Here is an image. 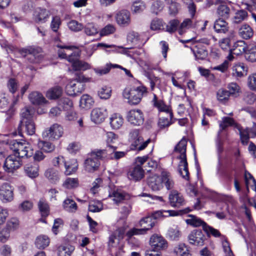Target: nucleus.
Returning <instances> with one entry per match:
<instances>
[{
	"instance_id": "393cba45",
	"label": "nucleus",
	"mask_w": 256,
	"mask_h": 256,
	"mask_svg": "<svg viewBox=\"0 0 256 256\" xmlns=\"http://www.w3.org/2000/svg\"><path fill=\"white\" fill-rule=\"evenodd\" d=\"M148 184L153 191L160 190L163 188L160 176L153 175L148 178Z\"/></svg>"
},
{
	"instance_id": "79ce46f5",
	"label": "nucleus",
	"mask_w": 256,
	"mask_h": 256,
	"mask_svg": "<svg viewBox=\"0 0 256 256\" xmlns=\"http://www.w3.org/2000/svg\"><path fill=\"white\" fill-rule=\"evenodd\" d=\"M62 206L65 210L70 212H74L78 208L76 202L73 200L69 198L64 201Z\"/></svg>"
},
{
	"instance_id": "5fc2aeb1",
	"label": "nucleus",
	"mask_w": 256,
	"mask_h": 256,
	"mask_svg": "<svg viewBox=\"0 0 256 256\" xmlns=\"http://www.w3.org/2000/svg\"><path fill=\"white\" fill-rule=\"evenodd\" d=\"M103 209V204L99 200L91 201L89 203L88 210L92 212H98Z\"/></svg>"
},
{
	"instance_id": "9b49d317",
	"label": "nucleus",
	"mask_w": 256,
	"mask_h": 256,
	"mask_svg": "<svg viewBox=\"0 0 256 256\" xmlns=\"http://www.w3.org/2000/svg\"><path fill=\"white\" fill-rule=\"evenodd\" d=\"M22 164L20 158L16 154H10L5 160L4 168L8 172H12L14 170L18 168Z\"/></svg>"
},
{
	"instance_id": "412c9836",
	"label": "nucleus",
	"mask_w": 256,
	"mask_h": 256,
	"mask_svg": "<svg viewBox=\"0 0 256 256\" xmlns=\"http://www.w3.org/2000/svg\"><path fill=\"white\" fill-rule=\"evenodd\" d=\"M35 124L33 120L26 121V122H20L18 128L20 135H21L24 132H26L28 135H32L35 133Z\"/></svg>"
},
{
	"instance_id": "c03bdc74",
	"label": "nucleus",
	"mask_w": 256,
	"mask_h": 256,
	"mask_svg": "<svg viewBox=\"0 0 256 256\" xmlns=\"http://www.w3.org/2000/svg\"><path fill=\"white\" fill-rule=\"evenodd\" d=\"M227 88L230 96L234 98L238 97L241 92L240 86L236 82H232L228 84Z\"/></svg>"
},
{
	"instance_id": "de8ad7c7",
	"label": "nucleus",
	"mask_w": 256,
	"mask_h": 256,
	"mask_svg": "<svg viewBox=\"0 0 256 256\" xmlns=\"http://www.w3.org/2000/svg\"><path fill=\"white\" fill-rule=\"evenodd\" d=\"M44 175L52 183H56L59 180L58 172L52 168L47 170L44 173Z\"/></svg>"
},
{
	"instance_id": "20e7f679",
	"label": "nucleus",
	"mask_w": 256,
	"mask_h": 256,
	"mask_svg": "<svg viewBox=\"0 0 256 256\" xmlns=\"http://www.w3.org/2000/svg\"><path fill=\"white\" fill-rule=\"evenodd\" d=\"M105 156L106 152L102 150H95L92 151L84 160V170L88 172H94L98 170L100 165L99 160L104 158Z\"/></svg>"
},
{
	"instance_id": "052dcab7",
	"label": "nucleus",
	"mask_w": 256,
	"mask_h": 256,
	"mask_svg": "<svg viewBox=\"0 0 256 256\" xmlns=\"http://www.w3.org/2000/svg\"><path fill=\"white\" fill-rule=\"evenodd\" d=\"M190 218L186 220V222L188 224L191 225L194 227H198L203 226L206 224L204 222L201 220L200 218L192 216L190 215Z\"/></svg>"
},
{
	"instance_id": "ddd939ff",
	"label": "nucleus",
	"mask_w": 256,
	"mask_h": 256,
	"mask_svg": "<svg viewBox=\"0 0 256 256\" xmlns=\"http://www.w3.org/2000/svg\"><path fill=\"white\" fill-rule=\"evenodd\" d=\"M14 199V189L10 184L4 182L0 186V200L4 203L12 202Z\"/></svg>"
},
{
	"instance_id": "603ef678",
	"label": "nucleus",
	"mask_w": 256,
	"mask_h": 256,
	"mask_svg": "<svg viewBox=\"0 0 256 256\" xmlns=\"http://www.w3.org/2000/svg\"><path fill=\"white\" fill-rule=\"evenodd\" d=\"M174 252L179 256H188L189 250L184 244H180L174 248Z\"/></svg>"
},
{
	"instance_id": "680f3d73",
	"label": "nucleus",
	"mask_w": 256,
	"mask_h": 256,
	"mask_svg": "<svg viewBox=\"0 0 256 256\" xmlns=\"http://www.w3.org/2000/svg\"><path fill=\"white\" fill-rule=\"evenodd\" d=\"M99 46H102L104 48H112V45H108L104 43H98L97 44H92L89 46L86 49V52L89 56H90L96 50L97 48Z\"/></svg>"
},
{
	"instance_id": "aec40b11",
	"label": "nucleus",
	"mask_w": 256,
	"mask_h": 256,
	"mask_svg": "<svg viewBox=\"0 0 256 256\" xmlns=\"http://www.w3.org/2000/svg\"><path fill=\"white\" fill-rule=\"evenodd\" d=\"M239 132L242 142L243 144L246 145L250 136L253 138L256 136V124L254 123L252 128H246L244 130L239 128Z\"/></svg>"
},
{
	"instance_id": "e433bc0d",
	"label": "nucleus",
	"mask_w": 256,
	"mask_h": 256,
	"mask_svg": "<svg viewBox=\"0 0 256 256\" xmlns=\"http://www.w3.org/2000/svg\"><path fill=\"white\" fill-rule=\"evenodd\" d=\"M238 34L242 38L248 40L252 36L254 32L250 26L245 24L240 28Z\"/></svg>"
},
{
	"instance_id": "a19ab883",
	"label": "nucleus",
	"mask_w": 256,
	"mask_h": 256,
	"mask_svg": "<svg viewBox=\"0 0 256 256\" xmlns=\"http://www.w3.org/2000/svg\"><path fill=\"white\" fill-rule=\"evenodd\" d=\"M34 110L30 108L26 107L22 110L21 120L20 122H26V121L32 120Z\"/></svg>"
},
{
	"instance_id": "58836bf2",
	"label": "nucleus",
	"mask_w": 256,
	"mask_h": 256,
	"mask_svg": "<svg viewBox=\"0 0 256 256\" xmlns=\"http://www.w3.org/2000/svg\"><path fill=\"white\" fill-rule=\"evenodd\" d=\"M74 247L70 244L60 246L58 248V256H71Z\"/></svg>"
},
{
	"instance_id": "c9c22d12",
	"label": "nucleus",
	"mask_w": 256,
	"mask_h": 256,
	"mask_svg": "<svg viewBox=\"0 0 256 256\" xmlns=\"http://www.w3.org/2000/svg\"><path fill=\"white\" fill-rule=\"evenodd\" d=\"M93 98L88 94H83L80 100V106L84 109H90L94 104Z\"/></svg>"
},
{
	"instance_id": "69168bd1",
	"label": "nucleus",
	"mask_w": 256,
	"mask_h": 256,
	"mask_svg": "<svg viewBox=\"0 0 256 256\" xmlns=\"http://www.w3.org/2000/svg\"><path fill=\"white\" fill-rule=\"evenodd\" d=\"M78 182L76 178H68L66 180L63 186L66 188H72L78 186Z\"/></svg>"
},
{
	"instance_id": "423d86ee",
	"label": "nucleus",
	"mask_w": 256,
	"mask_h": 256,
	"mask_svg": "<svg viewBox=\"0 0 256 256\" xmlns=\"http://www.w3.org/2000/svg\"><path fill=\"white\" fill-rule=\"evenodd\" d=\"M10 148L14 152L18 158L31 156L33 154L32 149L30 144L26 142H18L16 140H12L9 144Z\"/></svg>"
},
{
	"instance_id": "8fccbe9b",
	"label": "nucleus",
	"mask_w": 256,
	"mask_h": 256,
	"mask_svg": "<svg viewBox=\"0 0 256 256\" xmlns=\"http://www.w3.org/2000/svg\"><path fill=\"white\" fill-rule=\"evenodd\" d=\"M83 28L84 33L88 36H94L98 33V30L94 23H88Z\"/></svg>"
},
{
	"instance_id": "f3484780",
	"label": "nucleus",
	"mask_w": 256,
	"mask_h": 256,
	"mask_svg": "<svg viewBox=\"0 0 256 256\" xmlns=\"http://www.w3.org/2000/svg\"><path fill=\"white\" fill-rule=\"evenodd\" d=\"M115 18L117 24L120 26H128L130 22V12L127 10H122L116 13Z\"/></svg>"
},
{
	"instance_id": "c756f323",
	"label": "nucleus",
	"mask_w": 256,
	"mask_h": 256,
	"mask_svg": "<svg viewBox=\"0 0 256 256\" xmlns=\"http://www.w3.org/2000/svg\"><path fill=\"white\" fill-rule=\"evenodd\" d=\"M245 58L247 60L251 62L256 61V44L254 42L248 44L245 52Z\"/></svg>"
},
{
	"instance_id": "39448f33",
	"label": "nucleus",
	"mask_w": 256,
	"mask_h": 256,
	"mask_svg": "<svg viewBox=\"0 0 256 256\" xmlns=\"http://www.w3.org/2000/svg\"><path fill=\"white\" fill-rule=\"evenodd\" d=\"M146 92V88L140 85L132 88H126L123 91L122 95L124 98L128 100L130 104L136 105L140 102L142 96Z\"/></svg>"
},
{
	"instance_id": "6ab92c4d",
	"label": "nucleus",
	"mask_w": 256,
	"mask_h": 256,
	"mask_svg": "<svg viewBox=\"0 0 256 256\" xmlns=\"http://www.w3.org/2000/svg\"><path fill=\"white\" fill-rule=\"evenodd\" d=\"M170 204L173 207L179 208L185 204L183 196L177 190H172L168 196Z\"/></svg>"
},
{
	"instance_id": "b1692460",
	"label": "nucleus",
	"mask_w": 256,
	"mask_h": 256,
	"mask_svg": "<svg viewBox=\"0 0 256 256\" xmlns=\"http://www.w3.org/2000/svg\"><path fill=\"white\" fill-rule=\"evenodd\" d=\"M162 184L168 190L174 188V182L171 174L167 171H162L160 174Z\"/></svg>"
},
{
	"instance_id": "bb28decb",
	"label": "nucleus",
	"mask_w": 256,
	"mask_h": 256,
	"mask_svg": "<svg viewBox=\"0 0 256 256\" xmlns=\"http://www.w3.org/2000/svg\"><path fill=\"white\" fill-rule=\"evenodd\" d=\"M144 176V170L142 166L137 164L128 172V177L130 180H139Z\"/></svg>"
},
{
	"instance_id": "bf43d9fd",
	"label": "nucleus",
	"mask_w": 256,
	"mask_h": 256,
	"mask_svg": "<svg viewBox=\"0 0 256 256\" xmlns=\"http://www.w3.org/2000/svg\"><path fill=\"white\" fill-rule=\"evenodd\" d=\"M230 96V93L226 90L220 88L217 92V99L221 102H228Z\"/></svg>"
},
{
	"instance_id": "5701e85b",
	"label": "nucleus",
	"mask_w": 256,
	"mask_h": 256,
	"mask_svg": "<svg viewBox=\"0 0 256 256\" xmlns=\"http://www.w3.org/2000/svg\"><path fill=\"white\" fill-rule=\"evenodd\" d=\"M154 106L160 112H165L168 115V116L170 118H172L173 114L170 108V107L166 106L163 100H158L156 96L154 94V98L152 100Z\"/></svg>"
},
{
	"instance_id": "cd10ccee",
	"label": "nucleus",
	"mask_w": 256,
	"mask_h": 256,
	"mask_svg": "<svg viewBox=\"0 0 256 256\" xmlns=\"http://www.w3.org/2000/svg\"><path fill=\"white\" fill-rule=\"evenodd\" d=\"M30 102L35 105H40L48 103V101L42 94L38 92H32L28 96Z\"/></svg>"
},
{
	"instance_id": "7c9ffc66",
	"label": "nucleus",
	"mask_w": 256,
	"mask_h": 256,
	"mask_svg": "<svg viewBox=\"0 0 256 256\" xmlns=\"http://www.w3.org/2000/svg\"><path fill=\"white\" fill-rule=\"evenodd\" d=\"M190 50L197 60H204L208 56L207 50L200 44L194 47L190 46Z\"/></svg>"
},
{
	"instance_id": "f257e3e1",
	"label": "nucleus",
	"mask_w": 256,
	"mask_h": 256,
	"mask_svg": "<svg viewBox=\"0 0 256 256\" xmlns=\"http://www.w3.org/2000/svg\"><path fill=\"white\" fill-rule=\"evenodd\" d=\"M178 212L173 210H158L154 212L152 216H149L142 218L139 222V226L142 228H132L130 229L126 233V236L130 241L134 236L142 235L146 233L147 231L153 228L156 224V220L160 217L168 216H176Z\"/></svg>"
},
{
	"instance_id": "a18cd8bd",
	"label": "nucleus",
	"mask_w": 256,
	"mask_h": 256,
	"mask_svg": "<svg viewBox=\"0 0 256 256\" xmlns=\"http://www.w3.org/2000/svg\"><path fill=\"white\" fill-rule=\"evenodd\" d=\"M50 242V238L44 235L40 236L36 240V245L38 248H44L49 245Z\"/></svg>"
},
{
	"instance_id": "473e14b6",
	"label": "nucleus",
	"mask_w": 256,
	"mask_h": 256,
	"mask_svg": "<svg viewBox=\"0 0 256 256\" xmlns=\"http://www.w3.org/2000/svg\"><path fill=\"white\" fill-rule=\"evenodd\" d=\"M26 175L30 178H35L38 176V166L35 164H29L24 167Z\"/></svg>"
},
{
	"instance_id": "9d476101",
	"label": "nucleus",
	"mask_w": 256,
	"mask_h": 256,
	"mask_svg": "<svg viewBox=\"0 0 256 256\" xmlns=\"http://www.w3.org/2000/svg\"><path fill=\"white\" fill-rule=\"evenodd\" d=\"M128 122L136 126L142 124L144 122V115L140 110L132 109L129 110L126 116Z\"/></svg>"
},
{
	"instance_id": "e2e57ef3",
	"label": "nucleus",
	"mask_w": 256,
	"mask_h": 256,
	"mask_svg": "<svg viewBox=\"0 0 256 256\" xmlns=\"http://www.w3.org/2000/svg\"><path fill=\"white\" fill-rule=\"evenodd\" d=\"M68 26L72 31L78 32L83 29L84 26L76 20H72L68 23Z\"/></svg>"
},
{
	"instance_id": "09e8293b",
	"label": "nucleus",
	"mask_w": 256,
	"mask_h": 256,
	"mask_svg": "<svg viewBox=\"0 0 256 256\" xmlns=\"http://www.w3.org/2000/svg\"><path fill=\"white\" fill-rule=\"evenodd\" d=\"M146 8V4L143 1L137 0L132 2L131 10L133 13L138 14L142 12Z\"/></svg>"
},
{
	"instance_id": "774afa93",
	"label": "nucleus",
	"mask_w": 256,
	"mask_h": 256,
	"mask_svg": "<svg viewBox=\"0 0 256 256\" xmlns=\"http://www.w3.org/2000/svg\"><path fill=\"white\" fill-rule=\"evenodd\" d=\"M168 234L171 240H176L180 236V232L177 226H174L168 230Z\"/></svg>"
},
{
	"instance_id": "1a4fd4ad",
	"label": "nucleus",
	"mask_w": 256,
	"mask_h": 256,
	"mask_svg": "<svg viewBox=\"0 0 256 256\" xmlns=\"http://www.w3.org/2000/svg\"><path fill=\"white\" fill-rule=\"evenodd\" d=\"M80 56V52L75 51L68 55V60L72 63L73 70L76 71L86 70L90 68V65L85 62L78 60Z\"/></svg>"
},
{
	"instance_id": "72a5a7b5",
	"label": "nucleus",
	"mask_w": 256,
	"mask_h": 256,
	"mask_svg": "<svg viewBox=\"0 0 256 256\" xmlns=\"http://www.w3.org/2000/svg\"><path fill=\"white\" fill-rule=\"evenodd\" d=\"M214 28L218 33L225 34L228 30V24L222 18H218L215 22Z\"/></svg>"
},
{
	"instance_id": "4be33fe9",
	"label": "nucleus",
	"mask_w": 256,
	"mask_h": 256,
	"mask_svg": "<svg viewBox=\"0 0 256 256\" xmlns=\"http://www.w3.org/2000/svg\"><path fill=\"white\" fill-rule=\"evenodd\" d=\"M116 146H109L108 149L102 150V151H104L106 156H104V158H110L111 160H118L122 158H124L126 153L124 152H118L116 151Z\"/></svg>"
},
{
	"instance_id": "4d7b16f0",
	"label": "nucleus",
	"mask_w": 256,
	"mask_h": 256,
	"mask_svg": "<svg viewBox=\"0 0 256 256\" xmlns=\"http://www.w3.org/2000/svg\"><path fill=\"white\" fill-rule=\"evenodd\" d=\"M98 95L101 99H108L112 95V89L110 88L104 86L100 88Z\"/></svg>"
},
{
	"instance_id": "4c0bfd02",
	"label": "nucleus",
	"mask_w": 256,
	"mask_h": 256,
	"mask_svg": "<svg viewBox=\"0 0 256 256\" xmlns=\"http://www.w3.org/2000/svg\"><path fill=\"white\" fill-rule=\"evenodd\" d=\"M247 68L242 63L236 64L232 67V74L234 76L240 78L246 74Z\"/></svg>"
},
{
	"instance_id": "a878e982",
	"label": "nucleus",
	"mask_w": 256,
	"mask_h": 256,
	"mask_svg": "<svg viewBox=\"0 0 256 256\" xmlns=\"http://www.w3.org/2000/svg\"><path fill=\"white\" fill-rule=\"evenodd\" d=\"M109 196L112 198L114 202L117 204L130 198L128 194L121 190H114L109 194Z\"/></svg>"
},
{
	"instance_id": "ea45409f",
	"label": "nucleus",
	"mask_w": 256,
	"mask_h": 256,
	"mask_svg": "<svg viewBox=\"0 0 256 256\" xmlns=\"http://www.w3.org/2000/svg\"><path fill=\"white\" fill-rule=\"evenodd\" d=\"M64 168H66L65 174L66 175H70L75 172L78 166V164L76 159L73 158L64 163Z\"/></svg>"
},
{
	"instance_id": "a211bd4d",
	"label": "nucleus",
	"mask_w": 256,
	"mask_h": 256,
	"mask_svg": "<svg viewBox=\"0 0 256 256\" xmlns=\"http://www.w3.org/2000/svg\"><path fill=\"white\" fill-rule=\"evenodd\" d=\"M50 16V12L46 9L37 8L34 14V20L38 24L46 22Z\"/></svg>"
},
{
	"instance_id": "f03ea898",
	"label": "nucleus",
	"mask_w": 256,
	"mask_h": 256,
	"mask_svg": "<svg viewBox=\"0 0 256 256\" xmlns=\"http://www.w3.org/2000/svg\"><path fill=\"white\" fill-rule=\"evenodd\" d=\"M187 140L182 138L175 146L174 150V158L179 160L178 170L182 178L186 180H189V172L188 163L186 158Z\"/></svg>"
},
{
	"instance_id": "f8f14e48",
	"label": "nucleus",
	"mask_w": 256,
	"mask_h": 256,
	"mask_svg": "<svg viewBox=\"0 0 256 256\" xmlns=\"http://www.w3.org/2000/svg\"><path fill=\"white\" fill-rule=\"evenodd\" d=\"M152 249L155 252L165 250L168 247L166 240L161 236L157 234L152 235L150 240Z\"/></svg>"
},
{
	"instance_id": "3c124183",
	"label": "nucleus",
	"mask_w": 256,
	"mask_h": 256,
	"mask_svg": "<svg viewBox=\"0 0 256 256\" xmlns=\"http://www.w3.org/2000/svg\"><path fill=\"white\" fill-rule=\"evenodd\" d=\"M20 52L22 54H30L31 56H33L34 57L35 60L34 62H39L42 58H41V54H38V50H36L34 48H30V49H25L23 48L20 50Z\"/></svg>"
},
{
	"instance_id": "dca6fc26",
	"label": "nucleus",
	"mask_w": 256,
	"mask_h": 256,
	"mask_svg": "<svg viewBox=\"0 0 256 256\" xmlns=\"http://www.w3.org/2000/svg\"><path fill=\"white\" fill-rule=\"evenodd\" d=\"M125 233L126 228L124 226L116 229L110 237L108 242L110 248H114L116 245L119 243L120 240L123 239Z\"/></svg>"
},
{
	"instance_id": "338daca9",
	"label": "nucleus",
	"mask_w": 256,
	"mask_h": 256,
	"mask_svg": "<svg viewBox=\"0 0 256 256\" xmlns=\"http://www.w3.org/2000/svg\"><path fill=\"white\" fill-rule=\"evenodd\" d=\"M39 210L42 216H47L49 214V206L44 200H41L38 204Z\"/></svg>"
},
{
	"instance_id": "13d9d810",
	"label": "nucleus",
	"mask_w": 256,
	"mask_h": 256,
	"mask_svg": "<svg viewBox=\"0 0 256 256\" xmlns=\"http://www.w3.org/2000/svg\"><path fill=\"white\" fill-rule=\"evenodd\" d=\"M58 104L63 108L64 110H70L73 107V102L68 98H62L59 100Z\"/></svg>"
},
{
	"instance_id": "2f4dec72",
	"label": "nucleus",
	"mask_w": 256,
	"mask_h": 256,
	"mask_svg": "<svg viewBox=\"0 0 256 256\" xmlns=\"http://www.w3.org/2000/svg\"><path fill=\"white\" fill-rule=\"evenodd\" d=\"M247 46L248 45L244 40L238 41L234 44L231 52L236 56L245 54Z\"/></svg>"
},
{
	"instance_id": "2eb2a0df",
	"label": "nucleus",
	"mask_w": 256,
	"mask_h": 256,
	"mask_svg": "<svg viewBox=\"0 0 256 256\" xmlns=\"http://www.w3.org/2000/svg\"><path fill=\"white\" fill-rule=\"evenodd\" d=\"M107 116L108 112L106 108H96L92 110L90 117L93 122L100 124L105 120Z\"/></svg>"
},
{
	"instance_id": "c85d7f7f",
	"label": "nucleus",
	"mask_w": 256,
	"mask_h": 256,
	"mask_svg": "<svg viewBox=\"0 0 256 256\" xmlns=\"http://www.w3.org/2000/svg\"><path fill=\"white\" fill-rule=\"evenodd\" d=\"M63 90L62 87L56 86L50 88L46 93V96L50 100H57L62 95Z\"/></svg>"
},
{
	"instance_id": "864d4df0",
	"label": "nucleus",
	"mask_w": 256,
	"mask_h": 256,
	"mask_svg": "<svg viewBox=\"0 0 256 256\" xmlns=\"http://www.w3.org/2000/svg\"><path fill=\"white\" fill-rule=\"evenodd\" d=\"M248 18V12L246 11L242 10H238L235 14L233 18V22L234 24H239L246 20Z\"/></svg>"
},
{
	"instance_id": "6e6552de",
	"label": "nucleus",
	"mask_w": 256,
	"mask_h": 256,
	"mask_svg": "<svg viewBox=\"0 0 256 256\" xmlns=\"http://www.w3.org/2000/svg\"><path fill=\"white\" fill-rule=\"evenodd\" d=\"M63 134L64 129L62 126L56 123L52 124L50 127L46 128L42 132V135L44 138L50 140H56L62 137Z\"/></svg>"
},
{
	"instance_id": "49530a36",
	"label": "nucleus",
	"mask_w": 256,
	"mask_h": 256,
	"mask_svg": "<svg viewBox=\"0 0 256 256\" xmlns=\"http://www.w3.org/2000/svg\"><path fill=\"white\" fill-rule=\"evenodd\" d=\"M38 145L39 148L47 153L52 152L55 150V146L49 142L39 140Z\"/></svg>"
},
{
	"instance_id": "4468645a",
	"label": "nucleus",
	"mask_w": 256,
	"mask_h": 256,
	"mask_svg": "<svg viewBox=\"0 0 256 256\" xmlns=\"http://www.w3.org/2000/svg\"><path fill=\"white\" fill-rule=\"evenodd\" d=\"M188 239L191 244L202 246L204 244L206 238L202 230H196L188 235Z\"/></svg>"
},
{
	"instance_id": "7ed1b4c3",
	"label": "nucleus",
	"mask_w": 256,
	"mask_h": 256,
	"mask_svg": "<svg viewBox=\"0 0 256 256\" xmlns=\"http://www.w3.org/2000/svg\"><path fill=\"white\" fill-rule=\"evenodd\" d=\"M90 78L85 76L82 72L75 73L73 79L70 80L66 87V90L68 94L75 96L81 94L85 89L86 82H90Z\"/></svg>"
},
{
	"instance_id": "37998d69",
	"label": "nucleus",
	"mask_w": 256,
	"mask_h": 256,
	"mask_svg": "<svg viewBox=\"0 0 256 256\" xmlns=\"http://www.w3.org/2000/svg\"><path fill=\"white\" fill-rule=\"evenodd\" d=\"M57 47L60 48V49L58 51V56L62 58H66L67 60L68 55H70L72 53L70 52L72 51L74 48V46H63L58 44L57 45Z\"/></svg>"
},
{
	"instance_id": "0eeeda50",
	"label": "nucleus",
	"mask_w": 256,
	"mask_h": 256,
	"mask_svg": "<svg viewBox=\"0 0 256 256\" xmlns=\"http://www.w3.org/2000/svg\"><path fill=\"white\" fill-rule=\"evenodd\" d=\"M128 140L130 144V148L132 150L140 151L144 149L150 142V139L148 138L144 141L142 137L136 130H132L129 134Z\"/></svg>"
},
{
	"instance_id": "f704fd0d",
	"label": "nucleus",
	"mask_w": 256,
	"mask_h": 256,
	"mask_svg": "<svg viewBox=\"0 0 256 256\" xmlns=\"http://www.w3.org/2000/svg\"><path fill=\"white\" fill-rule=\"evenodd\" d=\"M124 124L122 116L118 114H114L110 118V124L113 129H119Z\"/></svg>"
},
{
	"instance_id": "0e129e2a",
	"label": "nucleus",
	"mask_w": 256,
	"mask_h": 256,
	"mask_svg": "<svg viewBox=\"0 0 256 256\" xmlns=\"http://www.w3.org/2000/svg\"><path fill=\"white\" fill-rule=\"evenodd\" d=\"M234 123V120L232 118L229 117L223 118L222 120L220 122V130L218 132V134L222 130H224L227 127L232 126Z\"/></svg>"
},
{
	"instance_id": "6e6d98bb",
	"label": "nucleus",
	"mask_w": 256,
	"mask_h": 256,
	"mask_svg": "<svg viewBox=\"0 0 256 256\" xmlns=\"http://www.w3.org/2000/svg\"><path fill=\"white\" fill-rule=\"evenodd\" d=\"M244 179L248 191H249L248 185L251 183L252 190H256V181L252 176L247 171H246L244 173Z\"/></svg>"
}]
</instances>
